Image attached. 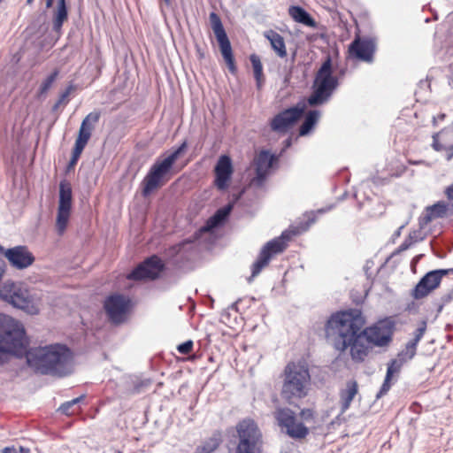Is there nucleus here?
Segmentation results:
<instances>
[{
  "instance_id": "1",
  "label": "nucleus",
  "mask_w": 453,
  "mask_h": 453,
  "mask_svg": "<svg viewBox=\"0 0 453 453\" xmlns=\"http://www.w3.org/2000/svg\"><path fill=\"white\" fill-rule=\"evenodd\" d=\"M365 320L358 309L337 311L330 315L325 324L327 337L332 336L335 350L344 353L349 349L351 360L363 363L369 355L371 343L376 347H386L393 339L395 323L386 317L363 329Z\"/></svg>"
},
{
  "instance_id": "2",
  "label": "nucleus",
  "mask_w": 453,
  "mask_h": 453,
  "mask_svg": "<svg viewBox=\"0 0 453 453\" xmlns=\"http://www.w3.org/2000/svg\"><path fill=\"white\" fill-rule=\"evenodd\" d=\"M26 358L27 365L41 375L65 378L73 372V352L64 343L30 349Z\"/></svg>"
},
{
  "instance_id": "3",
  "label": "nucleus",
  "mask_w": 453,
  "mask_h": 453,
  "mask_svg": "<svg viewBox=\"0 0 453 453\" xmlns=\"http://www.w3.org/2000/svg\"><path fill=\"white\" fill-rule=\"evenodd\" d=\"M232 211L230 204L219 208L192 236L168 248L165 250L168 262L178 269H184L187 264L197 256V242L203 235L207 232H214L223 227L228 221Z\"/></svg>"
},
{
  "instance_id": "4",
  "label": "nucleus",
  "mask_w": 453,
  "mask_h": 453,
  "mask_svg": "<svg viewBox=\"0 0 453 453\" xmlns=\"http://www.w3.org/2000/svg\"><path fill=\"white\" fill-rule=\"evenodd\" d=\"M29 341L23 324L12 317L0 313V366L7 364L11 357L27 355Z\"/></svg>"
},
{
  "instance_id": "5",
  "label": "nucleus",
  "mask_w": 453,
  "mask_h": 453,
  "mask_svg": "<svg viewBox=\"0 0 453 453\" xmlns=\"http://www.w3.org/2000/svg\"><path fill=\"white\" fill-rule=\"evenodd\" d=\"M187 150L188 142L184 140L180 145L172 147L156 158L141 182L143 197L150 196L169 180L176 161Z\"/></svg>"
},
{
  "instance_id": "6",
  "label": "nucleus",
  "mask_w": 453,
  "mask_h": 453,
  "mask_svg": "<svg viewBox=\"0 0 453 453\" xmlns=\"http://www.w3.org/2000/svg\"><path fill=\"white\" fill-rule=\"evenodd\" d=\"M334 71L333 59L330 53H328L315 74L311 93L307 97L308 105L311 107L320 106L330 100L340 85L339 78L345 74L344 68L339 70L338 75L334 74Z\"/></svg>"
},
{
  "instance_id": "7",
  "label": "nucleus",
  "mask_w": 453,
  "mask_h": 453,
  "mask_svg": "<svg viewBox=\"0 0 453 453\" xmlns=\"http://www.w3.org/2000/svg\"><path fill=\"white\" fill-rule=\"evenodd\" d=\"M311 376L307 367L304 365L289 363L284 369V380L281 389V396L288 403L294 400L301 399L307 395L306 384Z\"/></svg>"
},
{
  "instance_id": "8",
  "label": "nucleus",
  "mask_w": 453,
  "mask_h": 453,
  "mask_svg": "<svg viewBox=\"0 0 453 453\" xmlns=\"http://www.w3.org/2000/svg\"><path fill=\"white\" fill-rule=\"evenodd\" d=\"M299 234L300 230L298 227L288 228L284 230L280 236L267 242L261 248L257 259L251 265V275L248 280L250 281L252 278L257 277L262 270L269 265L271 259L275 255L280 254L286 250L288 242L292 237Z\"/></svg>"
},
{
  "instance_id": "9",
  "label": "nucleus",
  "mask_w": 453,
  "mask_h": 453,
  "mask_svg": "<svg viewBox=\"0 0 453 453\" xmlns=\"http://www.w3.org/2000/svg\"><path fill=\"white\" fill-rule=\"evenodd\" d=\"M237 441L234 453H262L263 435L257 422L243 418L235 426Z\"/></svg>"
},
{
  "instance_id": "10",
  "label": "nucleus",
  "mask_w": 453,
  "mask_h": 453,
  "mask_svg": "<svg viewBox=\"0 0 453 453\" xmlns=\"http://www.w3.org/2000/svg\"><path fill=\"white\" fill-rule=\"evenodd\" d=\"M103 308L111 324L121 325L127 321L133 308V302L127 296L111 293L105 297Z\"/></svg>"
},
{
  "instance_id": "11",
  "label": "nucleus",
  "mask_w": 453,
  "mask_h": 453,
  "mask_svg": "<svg viewBox=\"0 0 453 453\" xmlns=\"http://www.w3.org/2000/svg\"><path fill=\"white\" fill-rule=\"evenodd\" d=\"M307 104V102L299 101L296 104L279 111L270 119V129L280 134L288 133L304 113Z\"/></svg>"
},
{
  "instance_id": "12",
  "label": "nucleus",
  "mask_w": 453,
  "mask_h": 453,
  "mask_svg": "<svg viewBox=\"0 0 453 453\" xmlns=\"http://www.w3.org/2000/svg\"><path fill=\"white\" fill-rule=\"evenodd\" d=\"M210 23L211 29L215 35L216 40L219 44L220 54L232 74H236L238 68L236 65L234 55L233 52L232 45L226 29L223 26L220 17L214 12L210 13Z\"/></svg>"
},
{
  "instance_id": "13",
  "label": "nucleus",
  "mask_w": 453,
  "mask_h": 453,
  "mask_svg": "<svg viewBox=\"0 0 453 453\" xmlns=\"http://www.w3.org/2000/svg\"><path fill=\"white\" fill-rule=\"evenodd\" d=\"M165 270V263L153 254L133 268L127 278L134 281H153L159 279Z\"/></svg>"
},
{
  "instance_id": "14",
  "label": "nucleus",
  "mask_w": 453,
  "mask_h": 453,
  "mask_svg": "<svg viewBox=\"0 0 453 453\" xmlns=\"http://www.w3.org/2000/svg\"><path fill=\"white\" fill-rule=\"evenodd\" d=\"M73 210V188L71 183L66 180L59 182L58 204L56 218V230L58 235L65 232Z\"/></svg>"
},
{
  "instance_id": "15",
  "label": "nucleus",
  "mask_w": 453,
  "mask_h": 453,
  "mask_svg": "<svg viewBox=\"0 0 453 453\" xmlns=\"http://www.w3.org/2000/svg\"><path fill=\"white\" fill-rule=\"evenodd\" d=\"M449 273H453V268L434 269L427 272L411 289V297L415 300L426 297L440 287L442 278Z\"/></svg>"
},
{
  "instance_id": "16",
  "label": "nucleus",
  "mask_w": 453,
  "mask_h": 453,
  "mask_svg": "<svg viewBox=\"0 0 453 453\" xmlns=\"http://www.w3.org/2000/svg\"><path fill=\"white\" fill-rule=\"evenodd\" d=\"M276 153L269 150H262L255 159V176L251 184L261 188L268 179L271 171L278 167Z\"/></svg>"
},
{
  "instance_id": "17",
  "label": "nucleus",
  "mask_w": 453,
  "mask_h": 453,
  "mask_svg": "<svg viewBox=\"0 0 453 453\" xmlns=\"http://www.w3.org/2000/svg\"><path fill=\"white\" fill-rule=\"evenodd\" d=\"M376 51V40L372 37L357 35L348 48L349 58L358 61L372 63Z\"/></svg>"
},
{
  "instance_id": "18",
  "label": "nucleus",
  "mask_w": 453,
  "mask_h": 453,
  "mask_svg": "<svg viewBox=\"0 0 453 453\" xmlns=\"http://www.w3.org/2000/svg\"><path fill=\"white\" fill-rule=\"evenodd\" d=\"M234 172V169L231 157L227 154L220 155L213 169V184L218 190L224 192L228 189Z\"/></svg>"
},
{
  "instance_id": "19",
  "label": "nucleus",
  "mask_w": 453,
  "mask_h": 453,
  "mask_svg": "<svg viewBox=\"0 0 453 453\" xmlns=\"http://www.w3.org/2000/svg\"><path fill=\"white\" fill-rule=\"evenodd\" d=\"M0 296L14 308L30 312L31 299L15 282H4L0 288Z\"/></svg>"
},
{
  "instance_id": "20",
  "label": "nucleus",
  "mask_w": 453,
  "mask_h": 453,
  "mask_svg": "<svg viewBox=\"0 0 453 453\" xmlns=\"http://www.w3.org/2000/svg\"><path fill=\"white\" fill-rule=\"evenodd\" d=\"M5 258L10 265L17 270H24L32 265L35 260L34 254L26 245H18L6 250Z\"/></svg>"
},
{
  "instance_id": "21",
  "label": "nucleus",
  "mask_w": 453,
  "mask_h": 453,
  "mask_svg": "<svg viewBox=\"0 0 453 453\" xmlns=\"http://www.w3.org/2000/svg\"><path fill=\"white\" fill-rule=\"evenodd\" d=\"M449 204L444 201H438L426 208L425 215L418 218V226L425 228L433 219H442L447 215Z\"/></svg>"
},
{
  "instance_id": "22",
  "label": "nucleus",
  "mask_w": 453,
  "mask_h": 453,
  "mask_svg": "<svg viewBox=\"0 0 453 453\" xmlns=\"http://www.w3.org/2000/svg\"><path fill=\"white\" fill-rule=\"evenodd\" d=\"M358 392V385L357 382L355 380H351L347 381L346 383V388L342 389L340 391V399H341V411L340 415L343 414L344 412L349 410L351 402L355 398Z\"/></svg>"
},
{
  "instance_id": "23",
  "label": "nucleus",
  "mask_w": 453,
  "mask_h": 453,
  "mask_svg": "<svg viewBox=\"0 0 453 453\" xmlns=\"http://www.w3.org/2000/svg\"><path fill=\"white\" fill-rule=\"evenodd\" d=\"M290 17L297 23L303 24L306 27L316 28L318 27L317 21L303 7L299 5H292L288 9Z\"/></svg>"
},
{
  "instance_id": "24",
  "label": "nucleus",
  "mask_w": 453,
  "mask_h": 453,
  "mask_svg": "<svg viewBox=\"0 0 453 453\" xmlns=\"http://www.w3.org/2000/svg\"><path fill=\"white\" fill-rule=\"evenodd\" d=\"M58 4L53 10L52 15V30L60 33L64 23L67 20L69 15V8L67 2H57Z\"/></svg>"
},
{
  "instance_id": "25",
  "label": "nucleus",
  "mask_w": 453,
  "mask_h": 453,
  "mask_svg": "<svg viewBox=\"0 0 453 453\" xmlns=\"http://www.w3.org/2000/svg\"><path fill=\"white\" fill-rule=\"evenodd\" d=\"M264 36L270 42L273 50L280 58H283L287 57L288 53L283 36L273 29L265 31Z\"/></svg>"
},
{
  "instance_id": "26",
  "label": "nucleus",
  "mask_w": 453,
  "mask_h": 453,
  "mask_svg": "<svg viewBox=\"0 0 453 453\" xmlns=\"http://www.w3.org/2000/svg\"><path fill=\"white\" fill-rule=\"evenodd\" d=\"M320 118V111L319 110H311L306 115L304 120L300 125L298 129V135L301 137L310 135L315 127L317 126Z\"/></svg>"
},
{
  "instance_id": "27",
  "label": "nucleus",
  "mask_w": 453,
  "mask_h": 453,
  "mask_svg": "<svg viewBox=\"0 0 453 453\" xmlns=\"http://www.w3.org/2000/svg\"><path fill=\"white\" fill-rule=\"evenodd\" d=\"M278 424L288 430L296 421L295 412L289 408L279 409L275 416Z\"/></svg>"
},
{
  "instance_id": "28",
  "label": "nucleus",
  "mask_w": 453,
  "mask_h": 453,
  "mask_svg": "<svg viewBox=\"0 0 453 453\" xmlns=\"http://www.w3.org/2000/svg\"><path fill=\"white\" fill-rule=\"evenodd\" d=\"M221 443V439L219 434L213 435L208 440L204 441L201 445H198L195 453H212L219 447Z\"/></svg>"
},
{
  "instance_id": "29",
  "label": "nucleus",
  "mask_w": 453,
  "mask_h": 453,
  "mask_svg": "<svg viewBox=\"0 0 453 453\" xmlns=\"http://www.w3.org/2000/svg\"><path fill=\"white\" fill-rule=\"evenodd\" d=\"M309 428L303 422H295L294 425L286 431L287 434L295 440L304 439L309 434Z\"/></svg>"
},
{
  "instance_id": "30",
  "label": "nucleus",
  "mask_w": 453,
  "mask_h": 453,
  "mask_svg": "<svg viewBox=\"0 0 453 453\" xmlns=\"http://www.w3.org/2000/svg\"><path fill=\"white\" fill-rule=\"evenodd\" d=\"M427 327V323L426 319H422L419 321L417 329L414 332V338L409 341V349L417 348L419 341L424 336Z\"/></svg>"
},
{
  "instance_id": "31",
  "label": "nucleus",
  "mask_w": 453,
  "mask_h": 453,
  "mask_svg": "<svg viewBox=\"0 0 453 453\" xmlns=\"http://www.w3.org/2000/svg\"><path fill=\"white\" fill-rule=\"evenodd\" d=\"M74 89V86L70 83L64 91H62L59 95V97L58 101L52 105L51 107V113H56L61 104H67L69 102V96L72 93V91Z\"/></svg>"
},
{
  "instance_id": "32",
  "label": "nucleus",
  "mask_w": 453,
  "mask_h": 453,
  "mask_svg": "<svg viewBox=\"0 0 453 453\" xmlns=\"http://www.w3.org/2000/svg\"><path fill=\"white\" fill-rule=\"evenodd\" d=\"M100 111H92L88 113L81 121L80 127H84L87 131L92 133L94 124L97 123L100 119Z\"/></svg>"
},
{
  "instance_id": "33",
  "label": "nucleus",
  "mask_w": 453,
  "mask_h": 453,
  "mask_svg": "<svg viewBox=\"0 0 453 453\" xmlns=\"http://www.w3.org/2000/svg\"><path fill=\"white\" fill-rule=\"evenodd\" d=\"M58 75V71L54 70L50 74H49L46 77V79L43 80V81L40 85L38 92H37L38 96L45 95L49 91V89L51 88L53 82L56 81Z\"/></svg>"
},
{
  "instance_id": "34",
  "label": "nucleus",
  "mask_w": 453,
  "mask_h": 453,
  "mask_svg": "<svg viewBox=\"0 0 453 453\" xmlns=\"http://www.w3.org/2000/svg\"><path fill=\"white\" fill-rule=\"evenodd\" d=\"M85 399V395H81L76 398H73L70 401H66L63 403L58 409V411L65 415H71L73 412L70 411L74 405L80 403L81 401Z\"/></svg>"
},
{
  "instance_id": "35",
  "label": "nucleus",
  "mask_w": 453,
  "mask_h": 453,
  "mask_svg": "<svg viewBox=\"0 0 453 453\" xmlns=\"http://www.w3.org/2000/svg\"><path fill=\"white\" fill-rule=\"evenodd\" d=\"M250 61L251 65H252L253 75L254 76H257V77L259 75H263L264 74V73H263V65L261 63L259 56H257L255 53L251 54L250 56Z\"/></svg>"
},
{
  "instance_id": "36",
  "label": "nucleus",
  "mask_w": 453,
  "mask_h": 453,
  "mask_svg": "<svg viewBox=\"0 0 453 453\" xmlns=\"http://www.w3.org/2000/svg\"><path fill=\"white\" fill-rule=\"evenodd\" d=\"M408 347L409 342L405 345V349H403L397 354V359L402 360L403 363L412 359L416 355L417 348L409 349Z\"/></svg>"
},
{
  "instance_id": "37",
  "label": "nucleus",
  "mask_w": 453,
  "mask_h": 453,
  "mask_svg": "<svg viewBox=\"0 0 453 453\" xmlns=\"http://www.w3.org/2000/svg\"><path fill=\"white\" fill-rule=\"evenodd\" d=\"M453 131L451 130H446V129H443L441 130V132L439 133H435L433 134L432 138H433V143H432V147L434 150L436 151H442L446 149V146H444L443 144H441L439 141V135L440 134H452Z\"/></svg>"
},
{
  "instance_id": "38",
  "label": "nucleus",
  "mask_w": 453,
  "mask_h": 453,
  "mask_svg": "<svg viewBox=\"0 0 453 453\" xmlns=\"http://www.w3.org/2000/svg\"><path fill=\"white\" fill-rule=\"evenodd\" d=\"M403 365V363L402 362V360H399L397 358L391 359L388 363L387 372L393 375L399 373Z\"/></svg>"
},
{
  "instance_id": "39",
  "label": "nucleus",
  "mask_w": 453,
  "mask_h": 453,
  "mask_svg": "<svg viewBox=\"0 0 453 453\" xmlns=\"http://www.w3.org/2000/svg\"><path fill=\"white\" fill-rule=\"evenodd\" d=\"M151 384V380L143 379L134 381L133 393L139 394Z\"/></svg>"
},
{
  "instance_id": "40",
  "label": "nucleus",
  "mask_w": 453,
  "mask_h": 453,
  "mask_svg": "<svg viewBox=\"0 0 453 453\" xmlns=\"http://www.w3.org/2000/svg\"><path fill=\"white\" fill-rule=\"evenodd\" d=\"M422 229L423 228H420L418 226V229L411 231L408 237L413 241L414 243L424 241L426 235L422 233Z\"/></svg>"
},
{
  "instance_id": "41",
  "label": "nucleus",
  "mask_w": 453,
  "mask_h": 453,
  "mask_svg": "<svg viewBox=\"0 0 453 453\" xmlns=\"http://www.w3.org/2000/svg\"><path fill=\"white\" fill-rule=\"evenodd\" d=\"M194 342L192 340H187L177 346V350L183 355L190 353L193 349Z\"/></svg>"
},
{
  "instance_id": "42",
  "label": "nucleus",
  "mask_w": 453,
  "mask_h": 453,
  "mask_svg": "<svg viewBox=\"0 0 453 453\" xmlns=\"http://www.w3.org/2000/svg\"><path fill=\"white\" fill-rule=\"evenodd\" d=\"M2 453H30V449L23 446H19L18 448L11 446L4 448L2 449Z\"/></svg>"
},
{
  "instance_id": "43",
  "label": "nucleus",
  "mask_w": 453,
  "mask_h": 453,
  "mask_svg": "<svg viewBox=\"0 0 453 453\" xmlns=\"http://www.w3.org/2000/svg\"><path fill=\"white\" fill-rule=\"evenodd\" d=\"M81 154L76 150H72L71 158L67 164V171H71L77 165Z\"/></svg>"
},
{
  "instance_id": "44",
  "label": "nucleus",
  "mask_w": 453,
  "mask_h": 453,
  "mask_svg": "<svg viewBox=\"0 0 453 453\" xmlns=\"http://www.w3.org/2000/svg\"><path fill=\"white\" fill-rule=\"evenodd\" d=\"M413 244H414L413 241H411L409 237L405 238V240L401 243V245L394 251L393 255H396L403 251L407 250Z\"/></svg>"
},
{
  "instance_id": "45",
  "label": "nucleus",
  "mask_w": 453,
  "mask_h": 453,
  "mask_svg": "<svg viewBox=\"0 0 453 453\" xmlns=\"http://www.w3.org/2000/svg\"><path fill=\"white\" fill-rule=\"evenodd\" d=\"M392 385H393V382H388V381L384 380L380 390L376 394V399H380L382 396H384L385 395H387L388 392L390 390Z\"/></svg>"
},
{
  "instance_id": "46",
  "label": "nucleus",
  "mask_w": 453,
  "mask_h": 453,
  "mask_svg": "<svg viewBox=\"0 0 453 453\" xmlns=\"http://www.w3.org/2000/svg\"><path fill=\"white\" fill-rule=\"evenodd\" d=\"M245 190L242 189L239 191L238 193L233 194L231 200L226 203L231 205V210L233 211L235 204L242 199V196L244 195Z\"/></svg>"
},
{
  "instance_id": "47",
  "label": "nucleus",
  "mask_w": 453,
  "mask_h": 453,
  "mask_svg": "<svg viewBox=\"0 0 453 453\" xmlns=\"http://www.w3.org/2000/svg\"><path fill=\"white\" fill-rule=\"evenodd\" d=\"M88 142L80 139H75L74 145L73 147V150L78 151L79 153L82 154L85 147L87 146Z\"/></svg>"
},
{
  "instance_id": "48",
  "label": "nucleus",
  "mask_w": 453,
  "mask_h": 453,
  "mask_svg": "<svg viewBox=\"0 0 453 453\" xmlns=\"http://www.w3.org/2000/svg\"><path fill=\"white\" fill-rule=\"evenodd\" d=\"M91 134L90 132L87 131L84 127H80L79 128V132H78V135H77V139H81V140H84V141H87L88 142L90 137H91Z\"/></svg>"
},
{
  "instance_id": "49",
  "label": "nucleus",
  "mask_w": 453,
  "mask_h": 453,
  "mask_svg": "<svg viewBox=\"0 0 453 453\" xmlns=\"http://www.w3.org/2000/svg\"><path fill=\"white\" fill-rule=\"evenodd\" d=\"M446 304L453 300V288L440 297Z\"/></svg>"
},
{
  "instance_id": "50",
  "label": "nucleus",
  "mask_w": 453,
  "mask_h": 453,
  "mask_svg": "<svg viewBox=\"0 0 453 453\" xmlns=\"http://www.w3.org/2000/svg\"><path fill=\"white\" fill-rule=\"evenodd\" d=\"M434 306L436 307L437 313H441L445 305H447L441 298L435 299L434 302Z\"/></svg>"
},
{
  "instance_id": "51",
  "label": "nucleus",
  "mask_w": 453,
  "mask_h": 453,
  "mask_svg": "<svg viewBox=\"0 0 453 453\" xmlns=\"http://www.w3.org/2000/svg\"><path fill=\"white\" fill-rule=\"evenodd\" d=\"M316 220V218L313 214L308 216L307 221L305 222V226H301L302 230H307L311 224H313Z\"/></svg>"
},
{
  "instance_id": "52",
  "label": "nucleus",
  "mask_w": 453,
  "mask_h": 453,
  "mask_svg": "<svg viewBox=\"0 0 453 453\" xmlns=\"http://www.w3.org/2000/svg\"><path fill=\"white\" fill-rule=\"evenodd\" d=\"M444 193L449 200L453 201V183L445 188Z\"/></svg>"
},
{
  "instance_id": "53",
  "label": "nucleus",
  "mask_w": 453,
  "mask_h": 453,
  "mask_svg": "<svg viewBox=\"0 0 453 453\" xmlns=\"http://www.w3.org/2000/svg\"><path fill=\"white\" fill-rule=\"evenodd\" d=\"M254 79L256 81V87L257 89H260L263 86V83L265 81V79H264V74L263 75H259L258 77L257 76H254Z\"/></svg>"
},
{
  "instance_id": "54",
  "label": "nucleus",
  "mask_w": 453,
  "mask_h": 453,
  "mask_svg": "<svg viewBox=\"0 0 453 453\" xmlns=\"http://www.w3.org/2000/svg\"><path fill=\"white\" fill-rule=\"evenodd\" d=\"M292 145H293L292 136L288 137L282 142V147L285 148V150H288Z\"/></svg>"
},
{
  "instance_id": "55",
  "label": "nucleus",
  "mask_w": 453,
  "mask_h": 453,
  "mask_svg": "<svg viewBox=\"0 0 453 453\" xmlns=\"http://www.w3.org/2000/svg\"><path fill=\"white\" fill-rule=\"evenodd\" d=\"M404 226L405 225H402L401 226H399L393 234V238H398L401 235L402 230Z\"/></svg>"
},
{
  "instance_id": "56",
  "label": "nucleus",
  "mask_w": 453,
  "mask_h": 453,
  "mask_svg": "<svg viewBox=\"0 0 453 453\" xmlns=\"http://www.w3.org/2000/svg\"><path fill=\"white\" fill-rule=\"evenodd\" d=\"M415 308H416V303L412 301L407 304L405 310L408 311L409 312H411Z\"/></svg>"
},
{
  "instance_id": "57",
  "label": "nucleus",
  "mask_w": 453,
  "mask_h": 453,
  "mask_svg": "<svg viewBox=\"0 0 453 453\" xmlns=\"http://www.w3.org/2000/svg\"><path fill=\"white\" fill-rule=\"evenodd\" d=\"M288 150H285V148H281L280 152L278 154H276V157H277V164H279L280 162V158L281 157H283V155L285 154V152L287 151Z\"/></svg>"
},
{
  "instance_id": "58",
  "label": "nucleus",
  "mask_w": 453,
  "mask_h": 453,
  "mask_svg": "<svg viewBox=\"0 0 453 453\" xmlns=\"http://www.w3.org/2000/svg\"><path fill=\"white\" fill-rule=\"evenodd\" d=\"M196 53H197L198 58H204V52L202 50V49L198 45H196Z\"/></svg>"
},
{
  "instance_id": "59",
  "label": "nucleus",
  "mask_w": 453,
  "mask_h": 453,
  "mask_svg": "<svg viewBox=\"0 0 453 453\" xmlns=\"http://www.w3.org/2000/svg\"><path fill=\"white\" fill-rule=\"evenodd\" d=\"M393 378H394L393 374H390L389 372H386V375H385V378H384L385 381L393 382Z\"/></svg>"
},
{
  "instance_id": "60",
  "label": "nucleus",
  "mask_w": 453,
  "mask_h": 453,
  "mask_svg": "<svg viewBox=\"0 0 453 453\" xmlns=\"http://www.w3.org/2000/svg\"><path fill=\"white\" fill-rule=\"evenodd\" d=\"M372 182L376 185H380V184H383V180H380V177H372Z\"/></svg>"
},
{
  "instance_id": "61",
  "label": "nucleus",
  "mask_w": 453,
  "mask_h": 453,
  "mask_svg": "<svg viewBox=\"0 0 453 453\" xmlns=\"http://www.w3.org/2000/svg\"><path fill=\"white\" fill-rule=\"evenodd\" d=\"M6 250L4 247H3L2 245H0V256H4L5 257V255H6Z\"/></svg>"
},
{
  "instance_id": "62",
  "label": "nucleus",
  "mask_w": 453,
  "mask_h": 453,
  "mask_svg": "<svg viewBox=\"0 0 453 453\" xmlns=\"http://www.w3.org/2000/svg\"><path fill=\"white\" fill-rule=\"evenodd\" d=\"M431 11H432V12H433V19H434V20H437V19H438V14H437V12H436L434 10H432V9H431Z\"/></svg>"
},
{
  "instance_id": "63",
  "label": "nucleus",
  "mask_w": 453,
  "mask_h": 453,
  "mask_svg": "<svg viewBox=\"0 0 453 453\" xmlns=\"http://www.w3.org/2000/svg\"><path fill=\"white\" fill-rule=\"evenodd\" d=\"M54 3L55 2H46V8L47 9L52 8Z\"/></svg>"
},
{
  "instance_id": "64",
  "label": "nucleus",
  "mask_w": 453,
  "mask_h": 453,
  "mask_svg": "<svg viewBox=\"0 0 453 453\" xmlns=\"http://www.w3.org/2000/svg\"><path fill=\"white\" fill-rule=\"evenodd\" d=\"M446 115L444 113H441L438 115V119L441 120H443L445 119Z\"/></svg>"
}]
</instances>
